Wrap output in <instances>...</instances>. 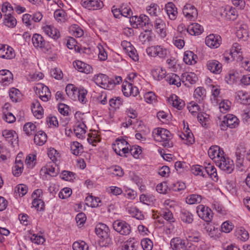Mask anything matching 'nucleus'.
Segmentation results:
<instances>
[{
	"mask_svg": "<svg viewBox=\"0 0 250 250\" xmlns=\"http://www.w3.org/2000/svg\"><path fill=\"white\" fill-rule=\"evenodd\" d=\"M181 219L188 223H191L193 221L192 214L188 211L183 210L181 213Z\"/></svg>",
	"mask_w": 250,
	"mask_h": 250,
	"instance_id": "nucleus-50",
	"label": "nucleus"
},
{
	"mask_svg": "<svg viewBox=\"0 0 250 250\" xmlns=\"http://www.w3.org/2000/svg\"><path fill=\"white\" fill-rule=\"evenodd\" d=\"M212 216V210L208 207H207L206 210V216L205 218H204V221L207 223V226H205V229L211 238L216 236L218 232L217 229L215 228L214 225L210 224V222L211 221Z\"/></svg>",
	"mask_w": 250,
	"mask_h": 250,
	"instance_id": "nucleus-4",
	"label": "nucleus"
},
{
	"mask_svg": "<svg viewBox=\"0 0 250 250\" xmlns=\"http://www.w3.org/2000/svg\"><path fill=\"white\" fill-rule=\"evenodd\" d=\"M2 136L12 145L17 143L18 136L13 130H4L2 131Z\"/></svg>",
	"mask_w": 250,
	"mask_h": 250,
	"instance_id": "nucleus-28",
	"label": "nucleus"
},
{
	"mask_svg": "<svg viewBox=\"0 0 250 250\" xmlns=\"http://www.w3.org/2000/svg\"><path fill=\"white\" fill-rule=\"evenodd\" d=\"M83 146L78 142H73L71 146V150L73 154L78 155L83 152Z\"/></svg>",
	"mask_w": 250,
	"mask_h": 250,
	"instance_id": "nucleus-49",
	"label": "nucleus"
},
{
	"mask_svg": "<svg viewBox=\"0 0 250 250\" xmlns=\"http://www.w3.org/2000/svg\"><path fill=\"white\" fill-rule=\"evenodd\" d=\"M82 6L89 10L101 9L104 6L101 0H82Z\"/></svg>",
	"mask_w": 250,
	"mask_h": 250,
	"instance_id": "nucleus-12",
	"label": "nucleus"
},
{
	"mask_svg": "<svg viewBox=\"0 0 250 250\" xmlns=\"http://www.w3.org/2000/svg\"><path fill=\"white\" fill-rule=\"evenodd\" d=\"M129 154L132 155L135 158L139 157L140 154H141L142 151L141 147L139 146H129Z\"/></svg>",
	"mask_w": 250,
	"mask_h": 250,
	"instance_id": "nucleus-51",
	"label": "nucleus"
},
{
	"mask_svg": "<svg viewBox=\"0 0 250 250\" xmlns=\"http://www.w3.org/2000/svg\"><path fill=\"white\" fill-rule=\"evenodd\" d=\"M73 250H88V246L85 242H75L72 246Z\"/></svg>",
	"mask_w": 250,
	"mask_h": 250,
	"instance_id": "nucleus-52",
	"label": "nucleus"
},
{
	"mask_svg": "<svg viewBox=\"0 0 250 250\" xmlns=\"http://www.w3.org/2000/svg\"><path fill=\"white\" fill-rule=\"evenodd\" d=\"M186 29L189 34L195 36L200 35L203 31L201 29V26L197 23L191 24L187 29L185 28V30Z\"/></svg>",
	"mask_w": 250,
	"mask_h": 250,
	"instance_id": "nucleus-31",
	"label": "nucleus"
},
{
	"mask_svg": "<svg viewBox=\"0 0 250 250\" xmlns=\"http://www.w3.org/2000/svg\"><path fill=\"white\" fill-rule=\"evenodd\" d=\"M165 10L168 18L171 20H175L178 15L177 8L172 2H168L165 5Z\"/></svg>",
	"mask_w": 250,
	"mask_h": 250,
	"instance_id": "nucleus-24",
	"label": "nucleus"
},
{
	"mask_svg": "<svg viewBox=\"0 0 250 250\" xmlns=\"http://www.w3.org/2000/svg\"><path fill=\"white\" fill-rule=\"evenodd\" d=\"M129 21L133 27H144L146 25L148 28L152 27L153 24L149 22V18L145 15H141L139 17L132 16L129 19Z\"/></svg>",
	"mask_w": 250,
	"mask_h": 250,
	"instance_id": "nucleus-5",
	"label": "nucleus"
},
{
	"mask_svg": "<svg viewBox=\"0 0 250 250\" xmlns=\"http://www.w3.org/2000/svg\"><path fill=\"white\" fill-rule=\"evenodd\" d=\"M204 177L206 178H210L212 180L216 181L218 178L216 168L209 164L207 167H204Z\"/></svg>",
	"mask_w": 250,
	"mask_h": 250,
	"instance_id": "nucleus-25",
	"label": "nucleus"
},
{
	"mask_svg": "<svg viewBox=\"0 0 250 250\" xmlns=\"http://www.w3.org/2000/svg\"><path fill=\"white\" fill-rule=\"evenodd\" d=\"M27 190V187L24 184H19L15 188V192L19 194V196L22 197L25 195Z\"/></svg>",
	"mask_w": 250,
	"mask_h": 250,
	"instance_id": "nucleus-54",
	"label": "nucleus"
},
{
	"mask_svg": "<svg viewBox=\"0 0 250 250\" xmlns=\"http://www.w3.org/2000/svg\"><path fill=\"white\" fill-rule=\"evenodd\" d=\"M153 134L156 140L163 142L162 145L164 146L167 147L172 146V143L170 141L171 138V134L168 130L158 128L154 130Z\"/></svg>",
	"mask_w": 250,
	"mask_h": 250,
	"instance_id": "nucleus-1",
	"label": "nucleus"
},
{
	"mask_svg": "<svg viewBox=\"0 0 250 250\" xmlns=\"http://www.w3.org/2000/svg\"><path fill=\"white\" fill-rule=\"evenodd\" d=\"M112 226L114 230L121 235H127L131 232L130 225L123 220H117L115 221Z\"/></svg>",
	"mask_w": 250,
	"mask_h": 250,
	"instance_id": "nucleus-7",
	"label": "nucleus"
},
{
	"mask_svg": "<svg viewBox=\"0 0 250 250\" xmlns=\"http://www.w3.org/2000/svg\"><path fill=\"white\" fill-rule=\"evenodd\" d=\"M34 140L36 145L42 146L47 141V135L45 132L39 131L35 134Z\"/></svg>",
	"mask_w": 250,
	"mask_h": 250,
	"instance_id": "nucleus-35",
	"label": "nucleus"
},
{
	"mask_svg": "<svg viewBox=\"0 0 250 250\" xmlns=\"http://www.w3.org/2000/svg\"><path fill=\"white\" fill-rule=\"evenodd\" d=\"M15 54L13 49L4 44H0V57L3 59H11L15 57Z\"/></svg>",
	"mask_w": 250,
	"mask_h": 250,
	"instance_id": "nucleus-16",
	"label": "nucleus"
},
{
	"mask_svg": "<svg viewBox=\"0 0 250 250\" xmlns=\"http://www.w3.org/2000/svg\"><path fill=\"white\" fill-rule=\"evenodd\" d=\"M141 244L144 250H151L153 247L152 242L148 238L143 239Z\"/></svg>",
	"mask_w": 250,
	"mask_h": 250,
	"instance_id": "nucleus-59",
	"label": "nucleus"
},
{
	"mask_svg": "<svg viewBox=\"0 0 250 250\" xmlns=\"http://www.w3.org/2000/svg\"><path fill=\"white\" fill-rule=\"evenodd\" d=\"M208 155L212 160H214L216 163L217 158L221 157L224 155L223 150L217 146H211L208 150Z\"/></svg>",
	"mask_w": 250,
	"mask_h": 250,
	"instance_id": "nucleus-20",
	"label": "nucleus"
},
{
	"mask_svg": "<svg viewBox=\"0 0 250 250\" xmlns=\"http://www.w3.org/2000/svg\"><path fill=\"white\" fill-rule=\"evenodd\" d=\"M36 155L34 154H29L26 158L25 163L29 168H33L36 165Z\"/></svg>",
	"mask_w": 250,
	"mask_h": 250,
	"instance_id": "nucleus-47",
	"label": "nucleus"
},
{
	"mask_svg": "<svg viewBox=\"0 0 250 250\" xmlns=\"http://www.w3.org/2000/svg\"><path fill=\"white\" fill-rule=\"evenodd\" d=\"M59 153L54 148H50L48 152V155L50 159L52 160V163H56L57 158L59 157Z\"/></svg>",
	"mask_w": 250,
	"mask_h": 250,
	"instance_id": "nucleus-62",
	"label": "nucleus"
},
{
	"mask_svg": "<svg viewBox=\"0 0 250 250\" xmlns=\"http://www.w3.org/2000/svg\"><path fill=\"white\" fill-rule=\"evenodd\" d=\"M187 240L178 237L174 238L170 241V246L173 250H186Z\"/></svg>",
	"mask_w": 250,
	"mask_h": 250,
	"instance_id": "nucleus-19",
	"label": "nucleus"
},
{
	"mask_svg": "<svg viewBox=\"0 0 250 250\" xmlns=\"http://www.w3.org/2000/svg\"><path fill=\"white\" fill-rule=\"evenodd\" d=\"M239 79V73L236 70H231L225 77V81L228 84L231 85L236 83Z\"/></svg>",
	"mask_w": 250,
	"mask_h": 250,
	"instance_id": "nucleus-27",
	"label": "nucleus"
},
{
	"mask_svg": "<svg viewBox=\"0 0 250 250\" xmlns=\"http://www.w3.org/2000/svg\"><path fill=\"white\" fill-rule=\"evenodd\" d=\"M147 13L152 17H158L161 13V9L156 3H151L146 8Z\"/></svg>",
	"mask_w": 250,
	"mask_h": 250,
	"instance_id": "nucleus-33",
	"label": "nucleus"
},
{
	"mask_svg": "<svg viewBox=\"0 0 250 250\" xmlns=\"http://www.w3.org/2000/svg\"><path fill=\"white\" fill-rule=\"evenodd\" d=\"M144 98L146 102L149 104H152L153 102H155L156 100V96L155 93L151 91L146 93L144 95Z\"/></svg>",
	"mask_w": 250,
	"mask_h": 250,
	"instance_id": "nucleus-58",
	"label": "nucleus"
},
{
	"mask_svg": "<svg viewBox=\"0 0 250 250\" xmlns=\"http://www.w3.org/2000/svg\"><path fill=\"white\" fill-rule=\"evenodd\" d=\"M95 83L100 87L108 90L113 89L112 83H110V79L106 75L103 74H99L94 77Z\"/></svg>",
	"mask_w": 250,
	"mask_h": 250,
	"instance_id": "nucleus-6",
	"label": "nucleus"
},
{
	"mask_svg": "<svg viewBox=\"0 0 250 250\" xmlns=\"http://www.w3.org/2000/svg\"><path fill=\"white\" fill-rule=\"evenodd\" d=\"M154 26L156 32L161 37L165 38L166 36V25L163 20L156 18L154 21Z\"/></svg>",
	"mask_w": 250,
	"mask_h": 250,
	"instance_id": "nucleus-18",
	"label": "nucleus"
},
{
	"mask_svg": "<svg viewBox=\"0 0 250 250\" xmlns=\"http://www.w3.org/2000/svg\"><path fill=\"white\" fill-rule=\"evenodd\" d=\"M122 17L130 18L132 15V11L130 7L125 3H123L120 6Z\"/></svg>",
	"mask_w": 250,
	"mask_h": 250,
	"instance_id": "nucleus-41",
	"label": "nucleus"
},
{
	"mask_svg": "<svg viewBox=\"0 0 250 250\" xmlns=\"http://www.w3.org/2000/svg\"><path fill=\"white\" fill-rule=\"evenodd\" d=\"M132 84L127 82H124L122 84V91L124 95L126 97L131 96V89Z\"/></svg>",
	"mask_w": 250,
	"mask_h": 250,
	"instance_id": "nucleus-53",
	"label": "nucleus"
},
{
	"mask_svg": "<svg viewBox=\"0 0 250 250\" xmlns=\"http://www.w3.org/2000/svg\"><path fill=\"white\" fill-rule=\"evenodd\" d=\"M37 94L39 95L40 98L44 102L48 101L51 98V94L48 87L42 83L38 84L34 87Z\"/></svg>",
	"mask_w": 250,
	"mask_h": 250,
	"instance_id": "nucleus-8",
	"label": "nucleus"
},
{
	"mask_svg": "<svg viewBox=\"0 0 250 250\" xmlns=\"http://www.w3.org/2000/svg\"><path fill=\"white\" fill-rule=\"evenodd\" d=\"M236 99L239 101L243 104H250V96L248 93L243 91H239L237 92Z\"/></svg>",
	"mask_w": 250,
	"mask_h": 250,
	"instance_id": "nucleus-34",
	"label": "nucleus"
},
{
	"mask_svg": "<svg viewBox=\"0 0 250 250\" xmlns=\"http://www.w3.org/2000/svg\"><path fill=\"white\" fill-rule=\"evenodd\" d=\"M140 200L144 204L149 205L155 200V198L152 195L142 194L140 197Z\"/></svg>",
	"mask_w": 250,
	"mask_h": 250,
	"instance_id": "nucleus-57",
	"label": "nucleus"
},
{
	"mask_svg": "<svg viewBox=\"0 0 250 250\" xmlns=\"http://www.w3.org/2000/svg\"><path fill=\"white\" fill-rule=\"evenodd\" d=\"M162 215L166 220L170 223L175 221L172 213L168 209L164 211Z\"/></svg>",
	"mask_w": 250,
	"mask_h": 250,
	"instance_id": "nucleus-64",
	"label": "nucleus"
},
{
	"mask_svg": "<svg viewBox=\"0 0 250 250\" xmlns=\"http://www.w3.org/2000/svg\"><path fill=\"white\" fill-rule=\"evenodd\" d=\"M237 28L236 32V36L239 39H242L244 40L247 39L249 37L248 26L244 23H240L236 27Z\"/></svg>",
	"mask_w": 250,
	"mask_h": 250,
	"instance_id": "nucleus-22",
	"label": "nucleus"
},
{
	"mask_svg": "<svg viewBox=\"0 0 250 250\" xmlns=\"http://www.w3.org/2000/svg\"><path fill=\"white\" fill-rule=\"evenodd\" d=\"M197 56L195 55L193 52L190 51H187L184 53L183 61L184 62H191L194 61V62H197Z\"/></svg>",
	"mask_w": 250,
	"mask_h": 250,
	"instance_id": "nucleus-42",
	"label": "nucleus"
},
{
	"mask_svg": "<svg viewBox=\"0 0 250 250\" xmlns=\"http://www.w3.org/2000/svg\"><path fill=\"white\" fill-rule=\"evenodd\" d=\"M129 145L125 139H117L113 145V149L117 155L127 157L129 154Z\"/></svg>",
	"mask_w": 250,
	"mask_h": 250,
	"instance_id": "nucleus-3",
	"label": "nucleus"
},
{
	"mask_svg": "<svg viewBox=\"0 0 250 250\" xmlns=\"http://www.w3.org/2000/svg\"><path fill=\"white\" fill-rule=\"evenodd\" d=\"M167 81L170 84H174L177 87L181 86V82L179 77L175 74L171 73L167 76Z\"/></svg>",
	"mask_w": 250,
	"mask_h": 250,
	"instance_id": "nucleus-39",
	"label": "nucleus"
},
{
	"mask_svg": "<svg viewBox=\"0 0 250 250\" xmlns=\"http://www.w3.org/2000/svg\"><path fill=\"white\" fill-rule=\"evenodd\" d=\"M75 173L69 171L64 170L61 174L62 178L68 181H72L75 178Z\"/></svg>",
	"mask_w": 250,
	"mask_h": 250,
	"instance_id": "nucleus-55",
	"label": "nucleus"
},
{
	"mask_svg": "<svg viewBox=\"0 0 250 250\" xmlns=\"http://www.w3.org/2000/svg\"><path fill=\"white\" fill-rule=\"evenodd\" d=\"M238 125V119L232 114H228L224 118L220 127L222 130H226L227 127L231 128H235Z\"/></svg>",
	"mask_w": 250,
	"mask_h": 250,
	"instance_id": "nucleus-9",
	"label": "nucleus"
},
{
	"mask_svg": "<svg viewBox=\"0 0 250 250\" xmlns=\"http://www.w3.org/2000/svg\"><path fill=\"white\" fill-rule=\"evenodd\" d=\"M4 24L9 27H13L17 24L16 19L11 15L10 13L5 14L4 18Z\"/></svg>",
	"mask_w": 250,
	"mask_h": 250,
	"instance_id": "nucleus-38",
	"label": "nucleus"
},
{
	"mask_svg": "<svg viewBox=\"0 0 250 250\" xmlns=\"http://www.w3.org/2000/svg\"><path fill=\"white\" fill-rule=\"evenodd\" d=\"M13 80V74L8 70H0V83L3 85L9 84Z\"/></svg>",
	"mask_w": 250,
	"mask_h": 250,
	"instance_id": "nucleus-23",
	"label": "nucleus"
},
{
	"mask_svg": "<svg viewBox=\"0 0 250 250\" xmlns=\"http://www.w3.org/2000/svg\"><path fill=\"white\" fill-rule=\"evenodd\" d=\"M36 129V125L32 123H27L23 126V130L28 136L34 134Z\"/></svg>",
	"mask_w": 250,
	"mask_h": 250,
	"instance_id": "nucleus-46",
	"label": "nucleus"
},
{
	"mask_svg": "<svg viewBox=\"0 0 250 250\" xmlns=\"http://www.w3.org/2000/svg\"><path fill=\"white\" fill-rule=\"evenodd\" d=\"M87 91L83 88H79V93L78 96V99L80 102L82 104H85L87 102L86 95H87Z\"/></svg>",
	"mask_w": 250,
	"mask_h": 250,
	"instance_id": "nucleus-56",
	"label": "nucleus"
},
{
	"mask_svg": "<svg viewBox=\"0 0 250 250\" xmlns=\"http://www.w3.org/2000/svg\"><path fill=\"white\" fill-rule=\"evenodd\" d=\"M50 74L52 77L57 80H60L62 78L63 74L60 69L55 68L50 71Z\"/></svg>",
	"mask_w": 250,
	"mask_h": 250,
	"instance_id": "nucleus-63",
	"label": "nucleus"
},
{
	"mask_svg": "<svg viewBox=\"0 0 250 250\" xmlns=\"http://www.w3.org/2000/svg\"><path fill=\"white\" fill-rule=\"evenodd\" d=\"M223 58L226 62L230 61L231 62H240L243 59L242 53L236 51H226L223 55Z\"/></svg>",
	"mask_w": 250,
	"mask_h": 250,
	"instance_id": "nucleus-17",
	"label": "nucleus"
},
{
	"mask_svg": "<svg viewBox=\"0 0 250 250\" xmlns=\"http://www.w3.org/2000/svg\"><path fill=\"white\" fill-rule=\"evenodd\" d=\"M75 69H77L79 72L89 74L93 70L92 66L88 63H73Z\"/></svg>",
	"mask_w": 250,
	"mask_h": 250,
	"instance_id": "nucleus-37",
	"label": "nucleus"
},
{
	"mask_svg": "<svg viewBox=\"0 0 250 250\" xmlns=\"http://www.w3.org/2000/svg\"><path fill=\"white\" fill-rule=\"evenodd\" d=\"M202 197L197 194H192L187 197L186 202L188 204L199 203L201 202Z\"/></svg>",
	"mask_w": 250,
	"mask_h": 250,
	"instance_id": "nucleus-44",
	"label": "nucleus"
},
{
	"mask_svg": "<svg viewBox=\"0 0 250 250\" xmlns=\"http://www.w3.org/2000/svg\"><path fill=\"white\" fill-rule=\"evenodd\" d=\"M183 12L185 16L189 21H194L197 17V9L190 4H186L184 6Z\"/></svg>",
	"mask_w": 250,
	"mask_h": 250,
	"instance_id": "nucleus-13",
	"label": "nucleus"
},
{
	"mask_svg": "<svg viewBox=\"0 0 250 250\" xmlns=\"http://www.w3.org/2000/svg\"><path fill=\"white\" fill-rule=\"evenodd\" d=\"M183 83L188 82L190 84H194L196 83L197 78L194 73H186L183 75Z\"/></svg>",
	"mask_w": 250,
	"mask_h": 250,
	"instance_id": "nucleus-43",
	"label": "nucleus"
},
{
	"mask_svg": "<svg viewBox=\"0 0 250 250\" xmlns=\"http://www.w3.org/2000/svg\"><path fill=\"white\" fill-rule=\"evenodd\" d=\"M32 42L35 47L47 49V43L40 34H35L32 37Z\"/></svg>",
	"mask_w": 250,
	"mask_h": 250,
	"instance_id": "nucleus-21",
	"label": "nucleus"
},
{
	"mask_svg": "<svg viewBox=\"0 0 250 250\" xmlns=\"http://www.w3.org/2000/svg\"><path fill=\"white\" fill-rule=\"evenodd\" d=\"M146 53L150 57L158 56L159 58H164L167 56V50L162 46H152L146 49Z\"/></svg>",
	"mask_w": 250,
	"mask_h": 250,
	"instance_id": "nucleus-10",
	"label": "nucleus"
},
{
	"mask_svg": "<svg viewBox=\"0 0 250 250\" xmlns=\"http://www.w3.org/2000/svg\"><path fill=\"white\" fill-rule=\"evenodd\" d=\"M85 127L86 125L83 123H80L78 125L75 126L74 131L78 138H81L83 135L85 134L86 132L85 129Z\"/></svg>",
	"mask_w": 250,
	"mask_h": 250,
	"instance_id": "nucleus-40",
	"label": "nucleus"
},
{
	"mask_svg": "<svg viewBox=\"0 0 250 250\" xmlns=\"http://www.w3.org/2000/svg\"><path fill=\"white\" fill-rule=\"evenodd\" d=\"M95 229L96 234L103 239V241H105L106 243L109 241V229L106 225L100 223L96 225Z\"/></svg>",
	"mask_w": 250,
	"mask_h": 250,
	"instance_id": "nucleus-11",
	"label": "nucleus"
},
{
	"mask_svg": "<svg viewBox=\"0 0 250 250\" xmlns=\"http://www.w3.org/2000/svg\"><path fill=\"white\" fill-rule=\"evenodd\" d=\"M220 14L222 17L232 21L235 20L238 15L235 9L229 6L222 7Z\"/></svg>",
	"mask_w": 250,
	"mask_h": 250,
	"instance_id": "nucleus-14",
	"label": "nucleus"
},
{
	"mask_svg": "<svg viewBox=\"0 0 250 250\" xmlns=\"http://www.w3.org/2000/svg\"><path fill=\"white\" fill-rule=\"evenodd\" d=\"M110 172L113 175L122 177L124 175V172L122 168L118 166H115L110 168Z\"/></svg>",
	"mask_w": 250,
	"mask_h": 250,
	"instance_id": "nucleus-61",
	"label": "nucleus"
},
{
	"mask_svg": "<svg viewBox=\"0 0 250 250\" xmlns=\"http://www.w3.org/2000/svg\"><path fill=\"white\" fill-rule=\"evenodd\" d=\"M205 43L211 48H218L221 43V37L213 34H210L206 38Z\"/></svg>",
	"mask_w": 250,
	"mask_h": 250,
	"instance_id": "nucleus-15",
	"label": "nucleus"
},
{
	"mask_svg": "<svg viewBox=\"0 0 250 250\" xmlns=\"http://www.w3.org/2000/svg\"><path fill=\"white\" fill-rule=\"evenodd\" d=\"M20 95V91L18 89L13 87L10 89L9 97L13 102H18Z\"/></svg>",
	"mask_w": 250,
	"mask_h": 250,
	"instance_id": "nucleus-48",
	"label": "nucleus"
},
{
	"mask_svg": "<svg viewBox=\"0 0 250 250\" xmlns=\"http://www.w3.org/2000/svg\"><path fill=\"white\" fill-rule=\"evenodd\" d=\"M215 164L222 170L228 174L231 173L234 168L233 161L228 157H225L224 155L217 158Z\"/></svg>",
	"mask_w": 250,
	"mask_h": 250,
	"instance_id": "nucleus-2",
	"label": "nucleus"
},
{
	"mask_svg": "<svg viewBox=\"0 0 250 250\" xmlns=\"http://www.w3.org/2000/svg\"><path fill=\"white\" fill-rule=\"evenodd\" d=\"M153 33L151 30L146 29L142 32L139 39L140 41L144 44H147L153 40Z\"/></svg>",
	"mask_w": 250,
	"mask_h": 250,
	"instance_id": "nucleus-29",
	"label": "nucleus"
},
{
	"mask_svg": "<svg viewBox=\"0 0 250 250\" xmlns=\"http://www.w3.org/2000/svg\"><path fill=\"white\" fill-rule=\"evenodd\" d=\"M166 71L162 67H158L152 70L151 74L153 78L157 81H161L166 77Z\"/></svg>",
	"mask_w": 250,
	"mask_h": 250,
	"instance_id": "nucleus-32",
	"label": "nucleus"
},
{
	"mask_svg": "<svg viewBox=\"0 0 250 250\" xmlns=\"http://www.w3.org/2000/svg\"><path fill=\"white\" fill-rule=\"evenodd\" d=\"M56 163H49L43 168L42 169V170H44L45 173L51 176H56L58 173V169L56 168Z\"/></svg>",
	"mask_w": 250,
	"mask_h": 250,
	"instance_id": "nucleus-36",
	"label": "nucleus"
},
{
	"mask_svg": "<svg viewBox=\"0 0 250 250\" xmlns=\"http://www.w3.org/2000/svg\"><path fill=\"white\" fill-rule=\"evenodd\" d=\"M45 33L54 40H58L60 37L59 30L51 25H46L43 27Z\"/></svg>",
	"mask_w": 250,
	"mask_h": 250,
	"instance_id": "nucleus-26",
	"label": "nucleus"
},
{
	"mask_svg": "<svg viewBox=\"0 0 250 250\" xmlns=\"http://www.w3.org/2000/svg\"><path fill=\"white\" fill-rule=\"evenodd\" d=\"M70 31L73 35L77 38L81 37L83 35V30L77 24H73L70 27Z\"/></svg>",
	"mask_w": 250,
	"mask_h": 250,
	"instance_id": "nucleus-45",
	"label": "nucleus"
},
{
	"mask_svg": "<svg viewBox=\"0 0 250 250\" xmlns=\"http://www.w3.org/2000/svg\"><path fill=\"white\" fill-rule=\"evenodd\" d=\"M168 100L169 103L172 104L173 107H176L179 110L182 109L185 105V102L176 95H172L168 98Z\"/></svg>",
	"mask_w": 250,
	"mask_h": 250,
	"instance_id": "nucleus-30",
	"label": "nucleus"
},
{
	"mask_svg": "<svg viewBox=\"0 0 250 250\" xmlns=\"http://www.w3.org/2000/svg\"><path fill=\"white\" fill-rule=\"evenodd\" d=\"M109 104L111 107L116 109L119 108L122 104V101L120 98L116 97L115 99H111L109 101Z\"/></svg>",
	"mask_w": 250,
	"mask_h": 250,
	"instance_id": "nucleus-60",
	"label": "nucleus"
}]
</instances>
